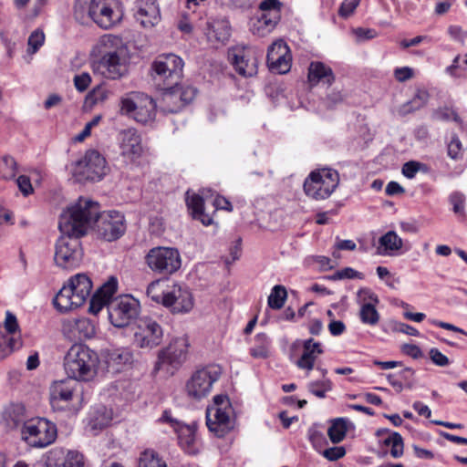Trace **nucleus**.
I'll list each match as a JSON object with an SVG mask.
<instances>
[{"mask_svg": "<svg viewBox=\"0 0 467 467\" xmlns=\"http://www.w3.org/2000/svg\"><path fill=\"white\" fill-rule=\"evenodd\" d=\"M96 49L101 57L94 67L96 72L111 80L119 79L128 74L130 54L120 36L112 34L101 36Z\"/></svg>", "mask_w": 467, "mask_h": 467, "instance_id": "nucleus-1", "label": "nucleus"}, {"mask_svg": "<svg viewBox=\"0 0 467 467\" xmlns=\"http://www.w3.org/2000/svg\"><path fill=\"white\" fill-rule=\"evenodd\" d=\"M99 213V202L89 198L79 197L75 203L61 213L58 228L61 233L84 235L92 223L98 220Z\"/></svg>", "mask_w": 467, "mask_h": 467, "instance_id": "nucleus-2", "label": "nucleus"}, {"mask_svg": "<svg viewBox=\"0 0 467 467\" xmlns=\"http://www.w3.org/2000/svg\"><path fill=\"white\" fill-rule=\"evenodd\" d=\"M99 358L97 354L83 344H74L64 358V370L68 378L76 381H89L97 374Z\"/></svg>", "mask_w": 467, "mask_h": 467, "instance_id": "nucleus-3", "label": "nucleus"}, {"mask_svg": "<svg viewBox=\"0 0 467 467\" xmlns=\"http://www.w3.org/2000/svg\"><path fill=\"white\" fill-rule=\"evenodd\" d=\"M92 282L86 274L71 276L56 295L53 304L61 313L81 306L89 297Z\"/></svg>", "mask_w": 467, "mask_h": 467, "instance_id": "nucleus-4", "label": "nucleus"}, {"mask_svg": "<svg viewBox=\"0 0 467 467\" xmlns=\"http://www.w3.org/2000/svg\"><path fill=\"white\" fill-rule=\"evenodd\" d=\"M206 424L219 437L234 428V410L227 396L216 395L213 398V403L206 410Z\"/></svg>", "mask_w": 467, "mask_h": 467, "instance_id": "nucleus-5", "label": "nucleus"}, {"mask_svg": "<svg viewBox=\"0 0 467 467\" xmlns=\"http://www.w3.org/2000/svg\"><path fill=\"white\" fill-rule=\"evenodd\" d=\"M339 174L336 170L320 169L312 171L304 182L306 194L315 200H325L336 190Z\"/></svg>", "mask_w": 467, "mask_h": 467, "instance_id": "nucleus-6", "label": "nucleus"}, {"mask_svg": "<svg viewBox=\"0 0 467 467\" xmlns=\"http://www.w3.org/2000/svg\"><path fill=\"white\" fill-rule=\"evenodd\" d=\"M21 437L31 447L44 448L55 441L57 428L46 419H31L24 422Z\"/></svg>", "mask_w": 467, "mask_h": 467, "instance_id": "nucleus-7", "label": "nucleus"}, {"mask_svg": "<svg viewBox=\"0 0 467 467\" xmlns=\"http://www.w3.org/2000/svg\"><path fill=\"white\" fill-rule=\"evenodd\" d=\"M120 110L125 114H132L136 121L147 124L155 119L156 103L144 93L130 92L121 98Z\"/></svg>", "mask_w": 467, "mask_h": 467, "instance_id": "nucleus-8", "label": "nucleus"}, {"mask_svg": "<svg viewBox=\"0 0 467 467\" xmlns=\"http://www.w3.org/2000/svg\"><path fill=\"white\" fill-rule=\"evenodd\" d=\"M183 61L174 54L159 56L151 65V76L161 88L177 84L182 76Z\"/></svg>", "mask_w": 467, "mask_h": 467, "instance_id": "nucleus-9", "label": "nucleus"}, {"mask_svg": "<svg viewBox=\"0 0 467 467\" xmlns=\"http://www.w3.org/2000/svg\"><path fill=\"white\" fill-rule=\"evenodd\" d=\"M82 235L61 233L56 243L55 263L63 269H73L79 265L83 251L79 238Z\"/></svg>", "mask_w": 467, "mask_h": 467, "instance_id": "nucleus-10", "label": "nucleus"}, {"mask_svg": "<svg viewBox=\"0 0 467 467\" xmlns=\"http://www.w3.org/2000/svg\"><path fill=\"white\" fill-rule=\"evenodd\" d=\"M221 374L222 368L218 365H210L196 370L186 382L187 396L195 400L207 397Z\"/></svg>", "mask_w": 467, "mask_h": 467, "instance_id": "nucleus-11", "label": "nucleus"}, {"mask_svg": "<svg viewBox=\"0 0 467 467\" xmlns=\"http://www.w3.org/2000/svg\"><path fill=\"white\" fill-rule=\"evenodd\" d=\"M189 346L186 336L172 338L167 347L159 351L155 370L163 369L172 374L186 360Z\"/></svg>", "mask_w": 467, "mask_h": 467, "instance_id": "nucleus-12", "label": "nucleus"}, {"mask_svg": "<svg viewBox=\"0 0 467 467\" xmlns=\"http://www.w3.org/2000/svg\"><path fill=\"white\" fill-rule=\"evenodd\" d=\"M144 259L147 266L160 275H171L178 271L182 265L179 251L172 247H153L149 250Z\"/></svg>", "mask_w": 467, "mask_h": 467, "instance_id": "nucleus-13", "label": "nucleus"}, {"mask_svg": "<svg viewBox=\"0 0 467 467\" xmlns=\"http://www.w3.org/2000/svg\"><path fill=\"white\" fill-rule=\"evenodd\" d=\"M139 300L130 295L112 298L108 304V314L110 323L116 327H128L140 313Z\"/></svg>", "mask_w": 467, "mask_h": 467, "instance_id": "nucleus-14", "label": "nucleus"}, {"mask_svg": "<svg viewBox=\"0 0 467 467\" xmlns=\"http://www.w3.org/2000/svg\"><path fill=\"white\" fill-rule=\"evenodd\" d=\"M90 19L100 28L110 29L123 18V10L119 0H89Z\"/></svg>", "mask_w": 467, "mask_h": 467, "instance_id": "nucleus-15", "label": "nucleus"}, {"mask_svg": "<svg viewBox=\"0 0 467 467\" xmlns=\"http://www.w3.org/2000/svg\"><path fill=\"white\" fill-rule=\"evenodd\" d=\"M72 174L80 182L99 181L106 174V161L97 150H88L73 164Z\"/></svg>", "mask_w": 467, "mask_h": 467, "instance_id": "nucleus-16", "label": "nucleus"}, {"mask_svg": "<svg viewBox=\"0 0 467 467\" xmlns=\"http://www.w3.org/2000/svg\"><path fill=\"white\" fill-rule=\"evenodd\" d=\"M81 400L80 385L70 379L54 381L49 388V401L56 410L70 409L73 400Z\"/></svg>", "mask_w": 467, "mask_h": 467, "instance_id": "nucleus-17", "label": "nucleus"}, {"mask_svg": "<svg viewBox=\"0 0 467 467\" xmlns=\"http://www.w3.org/2000/svg\"><path fill=\"white\" fill-rule=\"evenodd\" d=\"M133 330L134 343L140 348L151 349L162 342L163 329L152 317L139 318Z\"/></svg>", "mask_w": 467, "mask_h": 467, "instance_id": "nucleus-18", "label": "nucleus"}, {"mask_svg": "<svg viewBox=\"0 0 467 467\" xmlns=\"http://www.w3.org/2000/svg\"><path fill=\"white\" fill-rule=\"evenodd\" d=\"M97 232L99 237L111 242L122 236L126 231L125 218L122 213L116 211L99 213Z\"/></svg>", "mask_w": 467, "mask_h": 467, "instance_id": "nucleus-19", "label": "nucleus"}, {"mask_svg": "<svg viewBox=\"0 0 467 467\" xmlns=\"http://www.w3.org/2000/svg\"><path fill=\"white\" fill-rule=\"evenodd\" d=\"M194 302L191 291L179 284L166 285L164 293V306L174 314L188 313L193 307Z\"/></svg>", "mask_w": 467, "mask_h": 467, "instance_id": "nucleus-20", "label": "nucleus"}, {"mask_svg": "<svg viewBox=\"0 0 467 467\" xmlns=\"http://www.w3.org/2000/svg\"><path fill=\"white\" fill-rule=\"evenodd\" d=\"M266 59L269 68L278 74H285L291 68L292 56L290 48L282 39L275 41L269 47Z\"/></svg>", "mask_w": 467, "mask_h": 467, "instance_id": "nucleus-21", "label": "nucleus"}, {"mask_svg": "<svg viewBox=\"0 0 467 467\" xmlns=\"http://www.w3.org/2000/svg\"><path fill=\"white\" fill-rule=\"evenodd\" d=\"M297 346L302 347V354L296 361V365L298 368L306 370L308 376L310 371L315 368L317 358L324 353L323 346L319 341H316L312 337L305 340H296L293 347Z\"/></svg>", "mask_w": 467, "mask_h": 467, "instance_id": "nucleus-22", "label": "nucleus"}, {"mask_svg": "<svg viewBox=\"0 0 467 467\" xmlns=\"http://www.w3.org/2000/svg\"><path fill=\"white\" fill-rule=\"evenodd\" d=\"M230 59L235 70L248 78L257 74V57L251 48H234L230 52Z\"/></svg>", "mask_w": 467, "mask_h": 467, "instance_id": "nucleus-23", "label": "nucleus"}, {"mask_svg": "<svg viewBox=\"0 0 467 467\" xmlns=\"http://www.w3.org/2000/svg\"><path fill=\"white\" fill-rule=\"evenodd\" d=\"M62 331L69 340L82 341L95 335V326L86 317L68 319L63 323Z\"/></svg>", "mask_w": 467, "mask_h": 467, "instance_id": "nucleus-24", "label": "nucleus"}, {"mask_svg": "<svg viewBox=\"0 0 467 467\" xmlns=\"http://www.w3.org/2000/svg\"><path fill=\"white\" fill-rule=\"evenodd\" d=\"M47 467H83L84 457L77 451H66L62 448L52 449L47 456Z\"/></svg>", "mask_w": 467, "mask_h": 467, "instance_id": "nucleus-25", "label": "nucleus"}, {"mask_svg": "<svg viewBox=\"0 0 467 467\" xmlns=\"http://www.w3.org/2000/svg\"><path fill=\"white\" fill-rule=\"evenodd\" d=\"M119 148L121 155L133 161L142 153L140 135L134 129H128L119 133Z\"/></svg>", "mask_w": 467, "mask_h": 467, "instance_id": "nucleus-26", "label": "nucleus"}, {"mask_svg": "<svg viewBox=\"0 0 467 467\" xmlns=\"http://www.w3.org/2000/svg\"><path fill=\"white\" fill-rule=\"evenodd\" d=\"M135 18L145 28H151L161 20V11L155 0H139Z\"/></svg>", "mask_w": 467, "mask_h": 467, "instance_id": "nucleus-27", "label": "nucleus"}, {"mask_svg": "<svg viewBox=\"0 0 467 467\" xmlns=\"http://www.w3.org/2000/svg\"><path fill=\"white\" fill-rule=\"evenodd\" d=\"M205 35L207 41L213 47L224 45L231 36L229 22L224 19L208 22Z\"/></svg>", "mask_w": 467, "mask_h": 467, "instance_id": "nucleus-28", "label": "nucleus"}, {"mask_svg": "<svg viewBox=\"0 0 467 467\" xmlns=\"http://www.w3.org/2000/svg\"><path fill=\"white\" fill-rule=\"evenodd\" d=\"M177 433L180 446L185 452L195 455L201 451L202 443L197 436L196 428L194 426H180Z\"/></svg>", "mask_w": 467, "mask_h": 467, "instance_id": "nucleus-29", "label": "nucleus"}, {"mask_svg": "<svg viewBox=\"0 0 467 467\" xmlns=\"http://www.w3.org/2000/svg\"><path fill=\"white\" fill-rule=\"evenodd\" d=\"M307 79L311 86L320 82L330 86L335 81V76L330 67L323 62L313 61L308 67Z\"/></svg>", "mask_w": 467, "mask_h": 467, "instance_id": "nucleus-30", "label": "nucleus"}, {"mask_svg": "<svg viewBox=\"0 0 467 467\" xmlns=\"http://www.w3.org/2000/svg\"><path fill=\"white\" fill-rule=\"evenodd\" d=\"M186 204L190 213L193 219L199 220L204 225H210L213 223V218L209 214L205 213L203 203V197L188 191L186 192Z\"/></svg>", "mask_w": 467, "mask_h": 467, "instance_id": "nucleus-31", "label": "nucleus"}, {"mask_svg": "<svg viewBox=\"0 0 467 467\" xmlns=\"http://www.w3.org/2000/svg\"><path fill=\"white\" fill-rule=\"evenodd\" d=\"M403 241L394 231H389L379 239L378 254L393 256L402 248Z\"/></svg>", "mask_w": 467, "mask_h": 467, "instance_id": "nucleus-32", "label": "nucleus"}, {"mask_svg": "<svg viewBox=\"0 0 467 467\" xmlns=\"http://www.w3.org/2000/svg\"><path fill=\"white\" fill-rule=\"evenodd\" d=\"M112 420V411L104 406L96 408L89 416L87 428L96 435L99 431L109 425Z\"/></svg>", "mask_w": 467, "mask_h": 467, "instance_id": "nucleus-33", "label": "nucleus"}, {"mask_svg": "<svg viewBox=\"0 0 467 467\" xmlns=\"http://www.w3.org/2000/svg\"><path fill=\"white\" fill-rule=\"evenodd\" d=\"M387 434L388 436L382 440L383 443L390 447V454L393 458H400L403 454V440L400 433L390 432L387 429L379 430L377 436L381 437Z\"/></svg>", "mask_w": 467, "mask_h": 467, "instance_id": "nucleus-34", "label": "nucleus"}, {"mask_svg": "<svg viewBox=\"0 0 467 467\" xmlns=\"http://www.w3.org/2000/svg\"><path fill=\"white\" fill-rule=\"evenodd\" d=\"M162 88L164 89L162 94L163 110L170 113H175L181 110L184 107V104L181 101V98L175 87L172 85Z\"/></svg>", "mask_w": 467, "mask_h": 467, "instance_id": "nucleus-35", "label": "nucleus"}, {"mask_svg": "<svg viewBox=\"0 0 467 467\" xmlns=\"http://www.w3.org/2000/svg\"><path fill=\"white\" fill-rule=\"evenodd\" d=\"M282 6L279 0H263L259 5L260 16L277 25L281 20Z\"/></svg>", "mask_w": 467, "mask_h": 467, "instance_id": "nucleus-36", "label": "nucleus"}, {"mask_svg": "<svg viewBox=\"0 0 467 467\" xmlns=\"http://www.w3.org/2000/svg\"><path fill=\"white\" fill-rule=\"evenodd\" d=\"M3 418L9 428H16L25 422V407L21 404H12L5 410Z\"/></svg>", "mask_w": 467, "mask_h": 467, "instance_id": "nucleus-37", "label": "nucleus"}, {"mask_svg": "<svg viewBox=\"0 0 467 467\" xmlns=\"http://www.w3.org/2000/svg\"><path fill=\"white\" fill-rule=\"evenodd\" d=\"M271 341L269 337L264 334H257L252 347L250 348V355L254 358H266L269 356Z\"/></svg>", "mask_w": 467, "mask_h": 467, "instance_id": "nucleus-38", "label": "nucleus"}, {"mask_svg": "<svg viewBox=\"0 0 467 467\" xmlns=\"http://www.w3.org/2000/svg\"><path fill=\"white\" fill-rule=\"evenodd\" d=\"M21 340L15 336L5 335L0 331V360L8 357L21 347Z\"/></svg>", "mask_w": 467, "mask_h": 467, "instance_id": "nucleus-39", "label": "nucleus"}, {"mask_svg": "<svg viewBox=\"0 0 467 467\" xmlns=\"http://www.w3.org/2000/svg\"><path fill=\"white\" fill-rule=\"evenodd\" d=\"M347 431V420L342 418H337L332 421L327 430V435L333 443H338L344 440Z\"/></svg>", "mask_w": 467, "mask_h": 467, "instance_id": "nucleus-40", "label": "nucleus"}, {"mask_svg": "<svg viewBox=\"0 0 467 467\" xmlns=\"http://www.w3.org/2000/svg\"><path fill=\"white\" fill-rule=\"evenodd\" d=\"M276 26L272 21L259 16L252 21L251 32L254 35L264 37L273 32Z\"/></svg>", "mask_w": 467, "mask_h": 467, "instance_id": "nucleus-41", "label": "nucleus"}, {"mask_svg": "<svg viewBox=\"0 0 467 467\" xmlns=\"http://www.w3.org/2000/svg\"><path fill=\"white\" fill-rule=\"evenodd\" d=\"M139 467H167V464L156 451L145 450L140 456Z\"/></svg>", "mask_w": 467, "mask_h": 467, "instance_id": "nucleus-42", "label": "nucleus"}, {"mask_svg": "<svg viewBox=\"0 0 467 467\" xmlns=\"http://www.w3.org/2000/svg\"><path fill=\"white\" fill-rule=\"evenodd\" d=\"M359 317L362 323L375 326L379 320V314L376 309V306L371 303L362 304L359 311Z\"/></svg>", "mask_w": 467, "mask_h": 467, "instance_id": "nucleus-43", "label": "nucleus"}, {"mask_svg": "<svg viewBox=\"0 0 467 467\" xmlns=\"http://www.w3.org/2000/svg\"><path fill=\"white\" fill-rule=\"evenodd\" d=\"M287 293L283 285H275L268 296V306L273 309H280L283 307L286 299Z\"/></svg>", "mask_w": 467, "mask_h": 467, "instance_id": "nucleus-44", "label": "nucleus"}, {"mask_svg": "<svg viewBox=\"0 0 467 467\" xmlns=\"http://www.w3.org/2000/svg\"><path fill=\"white\" fill-rule=\"evenodd\" d=\"M429 99V93L424 89H419L412 99L403 106V112L409 113L422 108Z\"/></svg>", "mask_w": 467, "mask_h": 467, "instance_id": "nucleus-45", "label": "nucleus"}, {"mask_svg": "<svg viewBox=\"0 0 467 467\" xmlns=\"http://www.w3.org/2000/svg\"><path fill=\"white\" fill-rule=\"evenodd\" d=\"M308 390L317 396V398L323 399L326 397V393L332 389V383L328 379H323L322 380H316L309 382Z\"/></svg>", "mask_w": 467, "mask_h": 467, "instance_id": "nucleus-46", "label": "nucleus"}, {"mask_svg": "<svg viewBox=\"0 0 467 467\" xmlns=\"http://www.w3.org/2000/svg\"><path fill=\"white\" fill-rule=\"evenodd\" d=\"M109 359L115 365H127L132 362L133 355L127 348H118L109 354Z\"/></svg>", "mask_w": 467, "mask_h": 467, "instance_id": "nucleus-47", "label": "nucleus"}, {"mask_svg": "<svg viewBox=\"0 0 467 467\" xmlns=\"http://www.w3.org/2000/svg\"><path fill=\"white\" fill-rule=\"evenodd\" d=\"M165 292L166 287H163V285L159 280L151 282L147 287V296L153 301L162 305H164Z\"/></svg>", "mask_w": 467, "mask_h": 467, "instance_id": "nucleus-48", "label": "nucleus"}, {"mask_svg": "<svg viewBox=\"0 0 467 467\" xmlns=\"http://www.w3.org/2000/svg\"><path fill=\"white\" fill-rule=\"evenodd\" d=\"M110 95V91L103 86H97L87 96L86 100L92 105L106 101Z\"/></svg>", "mask_w": 467, "mask_h": 467, "instance_id": "nucleus-49", "label": "nucleus"}, {"mask_svg": "<svg viewBox=\"0 0 467 467\" xmlns=\"http://www.w3.org/2000/svg\"><path fill=\"white\" fill-rule=\"evenodd\" d=\"M89 0H77L74 5L75 18L80 23H86L89 16Z\"/></svg>", "mask_w": 467, "mask_h": 467, "instance_id": "nucleus-50", "label": "nucleus"}, {"mask_svg": "<svg viewBox=\"0 0 467 467\" xmlns=\"http://www.w3.org/2000/svg\"><path fill=\"white\" fill-rule=\"evenodd\" d=\"M45 41V35L42 31L36 30L34 31L28 37L27 45V52L30 55H34L40 47L43 46Z\"/></svg>", "mask_w": 467, "mask_h": 467, "instance_id": "nucleus-51", "label": "nucleus"}, {"mask_svg": "<svg viewBox=\"0 0 467 467\" xmlns=\"http://www.w3.org/2000/svg\"><path fill=\"white\" fill-rule=\"evenodd\" d=\"M450 203L452 205V210L456 214L464 215L465 209V196L460 192H453L449 197Z\"/></svg>", "mask_w": 467, "mask_h": 467, "instance_id": "nucleus-52", "label": "nucleus"}, {"mask_svg": "<svg viewBox=\"0 0 467 467\" xmlns=\"http://www.w3.org/2000/svg\"><path fill=\"white\" fill-rule=\"evenodd\" d=\"M118 287V281L115 277H110L109 280L105 283L96 294H99V296L105 298L107 301H111V297L116 292Z\"/></svg>", "mask_w": 467, "mask_h": 467, "instance_id": "nucleus-53", "label": "nucleus"}, {"mask_svg": "<svg viewBox=\"0 0 467 467\" xmlns=\"http://www.w3.org/2000/svg\"><path fill=\"white\" fill-rule=\"evenodd\" d=\"M433 118L435 119L439 120H454L455 122H458L459 124H462V120L460 119L457 113L450 108L444 107L437 109L433 113Z\"/></svg>", "mask_w": 467, "mask_h": 467, "instance_id": "nucleus-54", "label": "nucleus"}, {"mask_svg": "<svg viewBox=\"0 0 467 467\" xmlns=\"http://www.w3.org/2000/svg\"><path fill=\"white\" fill-rule=\"evenodd\" d=\"M362 274L356 271L351 267H345L341 270L337 271L330 276L331 280H342V279H362Z\"/></svg>", "mask_w": 467, "mask_h": 467, "instance_id": "nucleus-55", "label": "nucleus"}, {"mask_svg": "<svg viewBox=\"0 0 467 467\" xmlns=\"http://www.w3.org/2000/svg\"><path fill=\"white\" fill-rule=\"evenodd\" d=\"M448 155L456 161L462 157V145L457 136H453L448 144Z\"/></svg>", "mask_w": 467, "mask_h": 467, "instance_id": "nucleus-56", "label": "nucleus"}, {"mask_svg": "<svg viewBox=\"0 0 467 467\" xmlns=\"http://www.w3.org/2000/svg\"><path fill=\"white\" fill-rule=\"evenodd\" d=\"M424 167L425 165L419 161H410L403 164L401 171L406 178L413 179L417 172Z\"/></svg>", "mask_w": 467, "mask_h": 467, "instance_id": "nucleus-57", "label": "nucleus"}, {"mask_svg": "<svg viewBox=\"0 0 467 467\" xmlns=\"http://www.w3.org/2000/svg\"><path fill=\"white\" fill-rule=\"evenodd\" d=\"M176 90L179 93V96L181 98V101L183 102L184 106L193 100L196 95V90L192 87L186 86V87H179L177 84H173Z\"/></svg>", "mask_w": 467, "mask_h": 467, "instance_id": "nucleus-58", "label": "nucleus"}, {"mask_svg": "<svg viewBox=\"0 0 467 467\" xmlns=\"http://www.w3.org/2000/svg\"><path fill=\"white\" fill-rule=\"evenodd\" d=\"M461 60L467 68V53L463 56L462 59L461 56H456L452 61V64L446 68V72L454 78H460L462 74L459 72L461 68Z\"/></svg>", "mask_w": 467, "mask_h": 467, "instance_id": "nucleus-59", "label": "nucleus"}, {"mask_svg": "<svg viewBox=\"0 0 467 467\" xmlns=\"http://www.w3.org/2000/svg\"><path fill=\"white\" fill-rule=\"evenodd\" d=\"M74 86L77 90L83 92L85 91L91 83V77L87 72H82L81 74L75 75L73 78Z\"/></svg>", "mask_w": 467, "mask_h": 467, "instance_id": "nucleus-60", "label": "nucleus"}, {"mask_svg": "<svg viewBox=\"0 0 467 467\" xmlns=\"http://www.w3.org/2000/svg\"><path fill=\"white\" fill-rule=\"evenodd\" d=\"M360 0H344L339 7L340 16L347 18L350 16L358 6Z\"/></svg>", "mask_w": 467, "mask_h": 467, "instance_id": "nucleus-61", "label": "nucleus"}, {"mask_svg": "<svg viewBox=\"0 0 467 467\" xmlns=\"http://www.w3.org/2000/svg\"><path fill=\"white\" fill-rule=\"evenodd\" d=\"M5 329L6 331L5 335L14 336V334L18 331L19 326L16 319V317L12 314L10 311H6L5 319L4 323Z\"/></svg>", "mask_w": 467, "mask_h": 467, "instance_id": "nucleus-62", "label": "nucleus"}, {"mask_svg": "<svg viewBox=\"0 0 467 467\" xmlns=\"http://www.w3.org/2000/svg\"><path fill=\"white\" fill-rule=\"evenodd\" d=\"M429 356L436 366L446 367L450 364L449 358L436 348L430 349Z\"/></svg>", "mask_w": 467, "mask_h": 467, "instance_id": "nucleus-63", "label": "nucleus"}, {"mask_svg": "<svg viewBox=\"0 0 467 467\" xmlns=\"http://www.w3.org/2000/svg\"><path fill=\"white\" fill-rule=\"evenodd\" d=\"M109 302V301H107L105 298L99 296V294H95L90 298L88 310L90 313L97 315L103 308L104 306H108Z\"/></svg>", "mask_w": 467, "mask_h": 467, "instance_id": "nucleus-64", "label": "nucleus"}]
</instances>
